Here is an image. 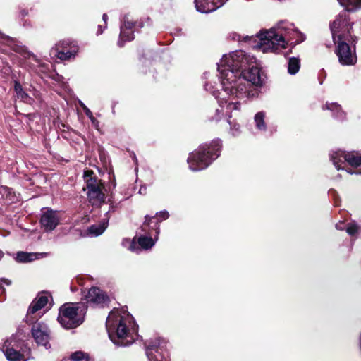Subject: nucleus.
Returning a JSON list of instances; mask_svg holds the SVG:
<instances>
[{
  "label": "nucleus",
  "instance_id": "1",
  "mask_svg": "<svg viewBox=\"0 0 361 361\" xmlns=\"http://www.w3.org/2000/svg\"><path fill=\"white\" fill-rule=\"evenodd\" d=\"M255 62V57L241 50L223 56L218 63L221 90H216L209 82L204 84L205 90L210 92L218 99L219 107L215 111L213 120L219 121L226 118V122L231 125L230 118L232 111L239 110L240 100L247 96V87L242 83L240 74L248 65Z\"/></svg>",
  "mask_w": 361,
  "mask_h": 361
},
{
  "label": "nucleus",
  "instance_id": "2",
  "mask_svg": "<svg viewBox=\"0 0 361 361\" xmlns=\"http://www.w3.org/2000/svg\"><path fill=\"white\" fill-rule=\"evenodd\" d=\"M106 329L110 339L116 345L125 346L130 343L127 338L130 331L136 332L137 328L133 317L126 310L114 309L109 313L106 322Z\"/></svg>",
  "mask_w": 361,
  "mask_h": 361
},
{
  "label": "nucleus",
  "instance_id": "3",
  "mask_svg": "<svg viewBox=\"0 0 361 361\" xmlns=\"http://www.w3.org/2000/svg\"><path fill=\"white\" fill-rule=\"evenodd\" d=\"M293 35L300 37L299 40L295 41L297 43L304 40L302 34L295 31H287L282 26L277 29H270L260 33L258 36L259 42L257 47L264 53L276 52L284 48L287 40L292 39Z\"/></svg>",
  "mask_w": 361,
  "mask_h": 361
},
{
  "label": "nucleus",
  "instance_id": "4",
  "mask_svg": "<svg viewBox=\"0 0 361 361\" xmlns=\"http://www.w3.org/2000/svg\"><path fill=\"white\" fill-rule=\"evenodd\" d=\"M220 149V140H214L209 145H205L200 147L190 154L188 158L189 168L193 171L204 169L212 160L219 157Z\"/></svg>",
  "mask_w": 361,
  "mask_h": 361
},
{
  "label": "nucleus",
  "instance_id": "5",
  "mask_svg": "<svg viewBox=\"0 0 361 361\" xmlns=\"http://www.w3.org/2000/svg\"><path fill=\"white\" fill-rule=\"evenodd\" d=\"M85 308L82 304L66 303L59 310V322L66 329L75 328L83 322Z\"/></svg>",
  "mask_w": 361,
  "mask_h": 361
},
{
  "label": "nucleus",
  "instance_id": "6",
  "mask_svg": "<svg viewBox=\"0 0 361 361\" xmlns=\"http://www.w3.org/2000/svg\"><path fill=\"white\" fill-rule=\"evenodd\" d=\"M84 180L87 190V195L90 203L93 206H100L105 200L104 184L92 171L84 172Z\"/></svg>",
  "mask_w": 361,
  "mask_h": 361
},
{
  "label": "nucleus",
  "instance_id": "7",
  "mask_svg": "<svg viewBox=\"0 0 361 361\" xmlns=\"http://www.w3.org/2000/svg\"><path fill=\"white\" fill-rule=\"evenodd\" d=\"M352 25L347 11L340 13L330 25L333 40L353 41L351 34Z\"/></svg>",
  "mask_w": 361,
  "mask_h": 361
},
{
  "label": "nucleus",
  "instance_id": "8",
  "mask_svg": "<svg viewBox=\"0 0 361 361\" xmlns=\"http://www.w3.org/2000/svg\"><path fill=\"white\" fill-rule=\"evenodd\" d=\"M331 159L337 170L343 169L341 164L348 162L351 166L358 167L361 166V154L358 152H345L341 150L334 152L331 154ZM350 174H361V170L348 171Z\"/></svg>",
  "mask_w": 361,
  "mask_h": 361
},
{
  "label": "nucleus",
  "instance_id": "9",
  "mask_svg": "<svg viewBox=\"0 0 361 361\" xmlns=\"http://www.w3.org/2000/svg\"><path fill=\"white\" fill-rule=\"evenodd\" d=\"M351 40H334L337 44L336 53L339 62L343 66L354 65L357 61L355 45H350Z\"/></svg>",
  "mask_w": 361,
  "mask_h": 361
},
{
  "label": "nucleus",
  "instance_id": "10",
  "mask_svg": "<svg viewBox=\"0 0 361 361\" xmlns=\"http://www.w3.org/2000/svg\"><path fill=\"white\" fill-rule=\"evenodd\" d=\"M61 215L58 211L50 208H43L41 211L39 223L42 228L45 232L54 231L59 224Z\"/></svg>",
  "mask_w": 361,
  "mask_h": 361
},
{
  "label": "nucleus",
  "instance_id": "11",
  "mask_svg": "<svg viewBox=\"0 0 361 361\" xmlns=\"http://www.w3.org/2000/svg\"><path fill=\"white\" fill-rule=\"evenodd\" d=\"M255 63H255H252L251 65H248L247 67L248 68V70L246 71V69H244L240 74V78L243 80L242 83L245 84V86H247L245 82V80L250 82L252 85L256 86L261 85L263 82V75L260 73V70ZM246 87L247 88V87ZM247 96L246 97H249V92L247 90Z\"/></svg>",
  "mask_w": 361,
  "mask_h": 361
},
{
  "label": "nucleus",
  "instance_id": "12",
  "mask_svg": "<svg viewBox=\"0 0 361 361\" xmlns=\"http://www.w3.org/2000/svg\"><path fill=\"white\" fill-rule=\"evenodd\" d=\"M32 335L37 345L44 346L46 349L50 348V331L43 322L35 323L32 327Z\"/></svg>",
  "mask_w": 361,
  "mask_h": 361
},
{
  "label": "nucleus",
  "instance_id": "13",
  "mask_svg": "<svg viewBox=\"0 0 361 361\" xmlns=\"http://www.w3.org/2000/svg\"><path fill=\"white\" fill-rule=\"evenodd\" d=\"M78 47L71 45L69 41L62 40L58 42L52 49L51 53L61 60H67L74 57L78 52Z\"/></svg>",
  "mask_w": 361,
  "mask_h": 361
},
{
  "label": "nucleus",
  "instance_id": "14",
  "mask_svg": "<svg viewBox=\"0 0 361 361\" xmlns=\"http://www.w3.org/2000/svg\"><path fill=\"white\" fill-rule=\"evenodd\" d=\"M49 295L47 293H42L32 301L27 310V322L32 323L37 319V317H40V313L37 312L45 307L49 301Z\"/></svg>",
  "mask_w": 361,
  "mask_h": 361
},
{
  "label": "nucleus",
  "instance_id": "15",
  "mask_svg": "<svg viewBox=\"0 0 361 361\" xmlns=\"http://www.w3.org/2000/svg\"><path fill=\"white\" fill-rule=\"evenodd\" d=\"M85 297L87 302L92 306L103 307L109 302L108 296L96 287L91 288Z\"/></svg>",
  "mask_w": 361,
  "mask_h": 361
},
{
  "label": "nucleus",
  "instance_id": "16",
  "mask_svg": "<svg viewBox=\"0 0 361 361\" xmlns=\"http://www.w3.org/2000/svg\"><path fill=\"white\" fill-rule=\"evenodd\" d=\"M135 23L125 18L123 25L121 26L120 38L118 44L120 47L123 45V42L130 41L133 39V27Z\"/></svg>",
  "mask_w": 361,
  "mask_h": 361
},
{
  "label": "nucleus",
  "instance_id": "17",
  "mask_svg": "<svg viewBox=\"0 0 361 361\" xmlns=\"http://www.w3.org/2000/svg\"><path fill=\"white\" fill-rule=\"evenodd\" d=\"M197 11L209 13L223 6V1L220 0H195Z\"/></svg>",
  "mask_w": 361,
  "mask_h": 361
},
{
  "label": "nucleus",
  "instance_id": "18",
  "mask_svg": "<svg viewBox=\"0 0 361 361\" xmlns=\"http://www.w3.org/2000/svg\"><path fill=\"white\" fill-rule=\"evenodd\" d=\"M146 355L149 361H166L162 348L157 342L146 344Z\"/></svg>",
  "mask_w": 361,
  "mask_h": 361
},
{
  "label": "nucleus",
  "instance_id": "19",
  "mask_svg": "<svg viewBox=\"0 0 361 361\" xmlns=\"http://www.w3.org/2000/svg\"><path fill=\"white\" fill-rule=\"evenodd\" d=\"M13 340H7L2 346V350L9 361H23V356L14 349L16 344H13Z\"/></svg>",
  "mask_w": 361,
  "mask_h": 361
},
{
  "label": "nucleus",
  "instance_id": "20",
  "mask_svg": "<svg viewBox=\"0 0 361 361\" xmlns=\"http://www.w3.org/2000/svg\"><path fill=\"white\" fill-rule=\"evenodd\" d=\"M47 252H18L16 254L15 259L18 262H30L35 259H37L39 258L45 257L48 256Z\"/></svg>",
  "mask_w": 361,
  "mask_h": 361
},
{
  "label": "nucleus",
  "instance_id": "21",
  "mask_svg": "<svg viewBox=\"0 0 361 361\" xmlns=\"http://www.w3.org/2000/svg\"><path fill=\"white\" fill-rule=\"evenodd\" d=\"M340 4L347 11H356L361 8V0H338Z\"/></svg>",
  "mask_w": 361,
  "mask_h": 361
},
{
  "label": "nucleus",
  "instance_id": "22",
  "mask_svg": "<svg viewBox=\"0 0 361 361\" xmlns=\"http://www.w3.org/2000/svg\"><path fill=\"white\" fill-rule=\"evenodd\" d=\"M107 227V222H102L101 224H97V225H92L88 228V232L90 234L98 236L101 235L106 228Z\"/></svg>",
  "mask_w": 361,
  "mask_h": 361
},
{
  "label": "nucleus",
  "instance_id": "23",
  "mask_svg": "<svg viewBox=\"0 0 361 361\" xmlns=\"http://www.w3.org/2000/svg\"><path fill=\"white\" fill-rule=\"evenodd\" d=\"M300 60L298 58H290L288 61V71L290 74H295L300 69Z\"/></svg>",
  "mask_w": 361,
  "mask_h": 361
},
{
  "label": "nucleus",
  "instance_id": "24",
  "mask_svg": "<svg viewBox=\"0 0 361 361\" xmlns=\"http://www.w3.org/2000/svg\"><path fill=\"white\" fill-rule=\"evenodd\" d=\"M265 114L264 112H258L255 116V126L258 130H264L266 129V124L264 123Z\"/></svg>",
  "mask_w": 361,
  "mask_h": 361
},
{
  "label": "nucleus",
  "instance_id": "25",
  "mask_svg": "<svg viewBox=\"0 0 361 361\" xmlns=\"http://www.w3.org/2000/svg\"><path fill=\"white\" fill-rule=\"evenodd\" d=\"M139 245L145 250L151 248L154 245V240L150 237L142 236L138 238Z\"/></svg>",
  "mask_w": 361,
  "mask_h": 361
},
{
  "label": "nucleus",
  "instance_id": "26",
  "mask_svg": "<svg viewBox=\"0 0 361 361\" xmlns=\"http://www.w3.org/2000/svg\"><path fill=\"white\" fill-rule=\"evenodd\" d=\"M326 107L331 111H336V116L339 119L343 118L344 113L341 111V106L336 103L326 104Z\"/></svg>",
  "mask_w": 361,
  "mask_h": 361
},
{
  "label": "nucleus",
  "instance_id": "27",
  "mask_svg": "<svg viewBox=\"0 0 361 361\" xmlns=\"http://www.w3.org/2000/svg\"><path fill=\"white\" fill-rule=\"evenodd\" d=\"M80 104L81 106V107L83 109L85 114L88 116V118L91 120L92 121V123L95 126H98V121H97V119L93 116V114L91 112V111L82 102H80Z\"/></svg>",
  "mask_w": 361,
  "mask_h": 361
},
{
  "label": "nucleus",
  "instance_id": "28",
  "mask_svg": "<svg viewBox=\"0 0 361 361\" xmlns=\"http://www.w3.org/2000/svg\"><path fill=\"white\" fill-rule=\"evenodd\" d=\"M14 88L18 95V97L20 98L23 100H25L28 97L27 94L23 92L22 87L19 82H16Z\"/></svg>",
  "mask_w": 361,
  "mask_h": 361
},
{
  "label": "nucleus",
  "instance_id": "29",
  "mask_svg": "<svg viewBox=\"0 0 361 361\" xmlns=\"http://www.w3.org/2000/svg\"><path fill=\"white\" fill-rule=\"evenodd\" d=\"M358 231V226L356 224H349L346 228L347 233L350 235H355Z\"/></svg>",
  "mask_w": 361,
  "mask_h": 361
},
{
  "label": "nucleus",
  "instance_id": "30",
  "mask_svg": "<svg viewBox=\"0 0 361 361\" xmlns=\"http://www.w3.org/2000/svg\"><path fill=\"white\" fill-rule=\"evenodd\" d=\"M126 243H129V247L128 249L133 252H135L137 250V244L135 242V240H133L130 242L128 240H125L123 242V244L125 245Z\"/></svg>",
  "mask_w": 361,
  "mask_h": 361
},
{
  "label": "nucleus",
  "instance_id": "31",
  "mask_svg": "<svg viewBox=\"0 0 361 361\" xmlns=\"http://www.w3.org/2000/svg\"><path fill=\"white\" fill-rule=\"evenodd\" d=\"M102 19H103V20H104V25H106V21H107V20H108V16H107V15H106V14H105V13H104V14H103ZM106 25H104V28H102V26L101 25H99L98 26V30H97V35H100V34H102V33L103 32L104 30L106 28Z\"/></svg>",
  "mask_w": 361,
  "mask_h": 361
},
{
  "label": "nucleus",
  "instance_id": "32",
  "mask_svg": "<svg viewBox=\"0 0 361 361\" xmlns=\"http://www.w3.org/2000/svg\"><path fill=\"white\" fill-rule=\"evenodd\" d=\"M157 215L158 218H161L162 219H166L169 216V214L166 211L160 212L159 213H157Z\"/></svg>",
  "mask_w": 361,
  "mask_h": 361
},
{
  "label": "nucleus",
  "instance_id": "33",
  "mask_svg": "<svg viewBox=\"0 0 361 361\" xmlns=\"http://www.w3.org/2000/svg\"><path fill=\"white\" fill-rule=\"evenodd\" d=\"M2 282H4L6 285H10L11 281L6 279H0V295L4 293V288L2 286Z\"/></svg>",
  "mask_w": 361,
  "mask_h": 361
},
{
  "label": "nucleus",
  "instance_id": "34",
  "mask_svg": "<svg viewBox=\"0 0 361 361\" xmlns=\"http://www.w3.org/2000/svg\"><path fill=\"white\" fill-rule=\"evenodd\" d=\"M231 128L233 130V134L235 135L236 134L235 133L239 131L240 126L239 125L234 124L233 127H231Z\"/></svg>",
  "mask_w": 361,
  "mask_h": 361
},
{
  "label": "nucleus",
  "instance_id": "35",
  "mask_svg": "<svg viewBox=\"0 0 361 361\" xmlns=\"http://www.w3.org/2000/svg\"><path fill=\"white\" fill-rule=\"evenodd\" d=\"M0 37L2 39H5L6 38V36L0 32Z\"/></svg>",
  "mask_w": 361,
  "mask_h": 361
},
{
  "label": "nucleus",
  "instance_id": "36",
  "mask_svg": "<svg viewBox=\"0 0 361 361\" xmlns=\"http://www.w3.org/2000/svg\"><path fill=\"white\" fill-rule=\"evenodd\" d=\"M336 228L337 229H340V230H342L343 228L341 227V226H339V224H336Z\"/></svg>",
  "mask_w": 361,
  "mask_h": 361
},
{
  "label": "nucleus",
  "instance_id": "37",
  "mask_svg": "<svg viewBox=\"0 0 361 361\" xmlns=\"http://www.w3.org/2000/svg\"><path fill=\"white\" fill-rule=\"evenodd\" d=\"M4 257V252L0 250V259H1Z\"/></svg>",
  "mask_w": 361,
  "mask_h": 361
}]
</instances>
